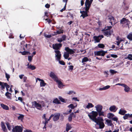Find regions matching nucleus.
<instances>
[{"label": "nucleus", "instance_id": "nucleus-35", "mask_svg": "<svg viewBox=\"0 0 132 132\" xmlns=\"http://www.w3.org/2000/svg\"><path fill=\"white\" fill-rule=\"evenodd\" d=\"M110 87V86L107 85L103 88H100L99 89L100 90H105L109 88Z\"/></svg>", "mask_w": 132, "mask_h": 132}, {"label": "nucleus", "instance_id": "nucleus-32", "mask_svg": "<svg viewBox=\"0 0 132 132\" xmlns=\"http://www.w3.org/2000/svg\"><path fill=\"white\" fill-rule=\"evenodd\" d=\"M114 115L111 113H109L107 115V117L109 119H112L114 116Z\"/></svg>", "mask_w": 132, "mask_h": 132}, {"label": "nucleus", "instance_id": "nucleus-57", "mask_svg": "<svg viewBox=\"0 0 132 132\" xmlns=\"http://www.w3.org/2000/svg\"><path fill=\"white\" fill-rule=\"evenodd\" d=\"M66 6L65 5H64V7L62 9L60 10V11L61 12H63L65 10V9H66Z\"/></svg>", "mask_w": 132, "mask_h": 132}, {"label": "nucleus", "instance_id": "nucleus-27", "mask_svg": "<svg viewBox=\"0 0 132 132\" xmlns=\"http://www.w3.org/2000/svg\"><path fill=\"white\" fill-rule=\"evenodd\" d=\"M53 103L57 104H61L60 101L57 98H56L54 99L53 102Z\"/></svg>", "mask_w": 132, "mask_h": 132}, {"label": "nucleus", "instance_id": "nucleus-7", "mask_svg": "<svg viewBox=\"0 0 132 132\" xmlns=\"http://www.w3.org/2000/svg\"><path fill=\"white\" fill-rule=\"evenodd\" d=\"M113 32V30H108L106 29H104L103 30V33L105 36L108 37L110 36L111 35V33Z\"/></svg>", "mask_w": 132, "mask_h": 132}, {"label": "nucleus", "instance_id": "nucleus-18", "mask_svg": "<svg viewBox=\"0 0 132 132\" xmlns=\"http://www.w3.org/2000/svg\"><path fill=\"white\" fill-rule=\"evenodd\" d=\"M127 112V111L125 110L122 108H121L120 110L118 113L122 115H124Z\"/></svg>", "mask_w": 132, "mask_h": 132}, {"label": "nucleus", "instance_id": "nucleus-19", "mask_svg": "<svg viewBox=\"0 0 132 132\" xmlns=\"http://www.w3.org/2000/svg\"><path fill=\"white\" fill-rule=\"evenodd\" d=\"M118 108H116V106L113 105L111 106L109 108V110L111 111L116 112Z\"/></svg>", "mask_w": 132, "mask_h": 132}, {"label": "nucleus", "instance_id": "nucleus-26", "mask_svg": "<svg viewBox=\"0 0 132 132\" xmlns=\"http://www.w3.org/2000/svg\"><path fill=\"white\" fill-rule=\"evenodd\" d=\"M19 53H21V54L23 55H30L31 54V53L28 52L26 51H24L23 52H20Z\"/></svg>", "mask_w": 132, "mask_h": 132}, {"label": "nucleus", "instance_id": "nucleus-44", "mask_svg": "<svg viewBox=\"0 0 132 132\" xmlns=\"http://www.w3.org/2000/svg\"><path fill=\"white\" fill-rule=\"evenodd\" d=\"M127 58L128 59L130 60H132V54H128Z\"/></svg>", "mask_w": 132, "mask_h": 132}, {"label": "nucleus", "instance_id": "nucleus-58", "mask_svg": "<svg viewBox=\"0 0 132 132\" xmlns=\"http://www.w3.org/2000/svg\"><path fill=\"white\" fill-rule=\"evenodd\" d=\"M73 93L74 94H75L76 93L75 92H73V91H69L68 94L69 95L71 94L72 93Z\"/></svg>", "mask_w": 132, "mask_h": 132}, {"label": "nucleus", "instance_id": "nucleus-36", "mask_svg": "<svg viewBox=\"0 0 132 132\" xmlns=\"http://www.w3.org/2000/svg\"><path fill=\"white\" fill-rule=\"evenodd\" d=\"M124 88L125 91L126 92H128L130 90L129 87L127 85Z\"/></svg>", "mask_w": 132, "mask_h": 132}, {"label": "nucleus", "instance_id": "nucleus-21", "mask_svg": "<svg viewBox=\"0 0 132 132\" xmlns=\"http://www.w3.org/2000/svg\"><path fill=\"white\" fill-rule=\"evenodd\" d=\"M106 122L107 123V125L108 126H114L113 125L112 122V121L111 120L107 119L106 120Z\"/></svg>", "mask_w": 132, "mask_h": 132}, {"label": "nucleus", "instance_id": "nucleus-20", "mask_svg": "<svg viewBox=\"0 0 132 132\" xmlns=\"http://www.w3.org/2000/svg\"><path fill=\"white\" fill-rule=\"evenodd\" d=\"M63 30L61 28L59 30H57L56 32H54V33L55 34L54 35H56L57 34H60L63 33Z\"/></svg>", "mask_w": 132, "mask_h": 132}, {"label": "nucleus", "instance_id": "nucleus-54", "mask_svg": "<svg viewBox=\"0 0 132 132\" xmlns=\"http://www.w3.org/2000/svg\"><path fill=\"white\" fill-rule=\"evenodd\" d=\"M110 56L112 57L115 58H117L118 57L117 55L114 54H111Z\"/></svg>", "mask_w": 132, "mask_h": 132}, {"label": "nucleus", "instance_id": "nucleus-60", "mask_svg": "<svg viewBox=\"0 0 132 132\" xmlns=\"http://www.w3.org/2000/svg\"><path fill=\"white\" fill-rule=\"evenodd\" d=\"M69 69L70 70H71V71H72L73 70V65H71L69 66Z\"/></svg>", "mask_w": 132, "mask_h": 132}, {"label": "nucleus", "instance_id": "nucleus-59", "mask_svg": "<svg viewBox=\"0 0 132 132\" xmlns=\"http://www.w3.org/2000/svg\"><path fill=\"white\" fill-rule=\"evenodd\" d=\"M112 26H107L106 27L107 28L106 29L108 30H111L110 29L112 28Z\"/></svg>", "mask_w": 132, "mask_h": 132}, {"label": "nucleus", "instance_id": "nucleus-38", "mask_svg": "<svg viewBox=\"0 0 132 132\" xmlns=\"http://www.w3.org/2000/svg\"><path fill=\"white\" fill-rule=\"evenodd\" d=\"M127 38L130 40H132V34H129L127 35Z\"/></svg>", "mask_w": 132, "mask_h": 132}, {"label": "nucleus", "instance_id": "nucleus-48", "mask_svg": "<svg viewBox=\"0 0 132 132\" xmlns=\"http://www.w3.org/2000/svg\"><path fill=\"white\" fill-rule=\"evenodd\" d=\"M33 56V55H32V56H28V60L29 61V62H30L32 60V57Z\"/></svg>", "mask_w": 132, "mask_h": 132}, {"label": "nucleus", "instance_id": "nucleus-42", "mask_svg": "<svg viewBox=\"0 0 132 132\" xmlns=\"http://www.w3.org/2000/svg\"><path fill=\"white\" fill-rule=\"evenodd\" d=\"M28 68L31 69L32 70H34L36 69V67L34 65H30L28 67Z\"/></svg>", "mask_w": 132, "mask_h": 132}, {"label": "nucleus", "instance_id": "nucleus-2", "mask_svg": "<svg viewBox=\"0 0 132 132\" xmlns=\"http://www.w3.org/2000/svg\"><path fill=\"white\" fill-rule=\"evenodd\" d=\"M106 53H107V51H104L102 50H101L99 51H95L94 52L95 56H104Z\"/></svg>", "mask_w": 132, "mask_h": 132}, {"label": "nucleus", "instance_id": "nucleus-8", "mask_svg": "<svg viewBox=\"0 0 132 132\" xmlns=\"http://www.w3.org/2000/svg\"><path fill=\"white\" fill-rule=\"evenodd\" d=\"M129 23L130 22L128 19H126L125 18H123L120 21V24H126L127 25H129Z\"/></svg>", "mask_w": 132, "mask_h": 132}, {"label": "nucleus", "instance_id": "nucleus-41", "mask_svg": "<svg viewBox=\"0 0 132 132\" xmlns=\"http://www.w3.org/2000/svg\"><path fill=\"white\" fill-rule=\"evenodd\" d=\"M98 46L99 48H103L105 47L104 45L102 44H99L98 45Z\"/></svg>", "mask_w": 132, "mask_h": 132}, {"label": "nucleus", "instance_id": "nucleus-4", "mask_svg": "<svg viewBox=\"0 0 132 132\" xmlns=\"http://www.w3.org/2000/svg\"><path fill=\"white\" fill-rule=\"evenodd\" d=\"M62 45V44L60 43L53 44L52 47L53 49L55 50H60Z\"/></svg>", "mask_w": 132, "mask_h": 132}, {"label": "nucleus", "instance_id": "nucleus-37", "mask_svg": "<svg viewBox=\"0 0 132 132\" xmlns=\"http://www.w3.org/2000/svg\"><path fill=\"white\" fill-rule=\"evenodd\" d=\"M97 112L98 113V115L99 116H104V113L103 111H101Z\"/></svg>", "mask_w": 132, "mask_h": 132}, {"label": "nucleus", "instance_id": "nucleus-31", "mask_svg": "<svg viewBox=\"0 0 132 132\" xmlns=\"http://www.w3.org/2000/svg\"><path fill=\"white\" fill-rule=\"evenodd\" d=\"M19 114L20 116L18 117V120H20L22 121L23 119L24 116L23 114Z\"/></svg>", "mask_w": 132, "mask_h": 132}, {"label": "nucleus", "instance_id": "nucleus-40", "mask_svg": "<svg viewBox=\"0 0 132 132\" xmlns=\"http://www.w3.org/2000/svg\"><path fill=\"white\" fill-rule=\"evenodd\" d=\"M46 84L45 82L43 80H42V81L40 82V85L41 86H45Z\"/></svg>", "mask_w": 132, "mask_h": 132}, {"label": "nucleus", "instance_id": "nucleus-15", "mask_svg": "<svg viewBox=\"0 0 132 132\" xmlns=\"http://www.w3.org/2000/svg\"><path fill=\"white\" fill-rule=\"evenodd\" d=\"M129 118H132V114H130L129 113L126 114L123 116V118L124 120L128 119Z\"/></svg>", "mask_w": 132, "mask_h": 132}, {"label": "nucleus", "instance_id": "nucleus-51", "mask_svg": "<svg viewBox=\"0 0 132 132\" xmlns=\"http://www.w3.org/2000/svg\"><path fill=\"white\" fill-rule=\"evenodd\" d=\"M66 38V36L65 35H63L62 37V39L63 41H64L65 40Z\"/></svg>", "mask_w": 132, "mask_h": 132}, {"label": "nucleus", "instance_id": "nucleus-5", "mask_svg": "<svg viewBox=\"0 0 132 132\" xmlns=\"http://www.w3.org/2000/svg\"><path fill=\"white\" fill-rule=\"evenodd\" d=\"M104 37L103 35H100L98 36H94L93 37V38L94 39L95 41V43H99L100 42V41Z\"/></svg>", "mask_w": 132, "mask_h": 132}, {"label": "nucleus", "instance_id": "nucleus-12", "mask_svg": "<svg viewBox=\"0 0 132 132\" xmlns=\"http://www.w3.org/2000/svg\"><path fill=\"white\" fill-rule=\"evenodd\" d=\"M65 50L69 53V54H73L75 53V52L73 50L70 49L68 47H66L65 48Z\"/></svg>", "mask_w": 132, "mask_h": 132}, {"label": "nucleus", "instance_id": "nucleus-45", "mask_svg": "<svg viewBox=\"0 0 132 132\" xmlns=\"http://www.w3.org/2000/svg\"><path fill=\"white\" fill-rule=\"evenodd\" d=\"M57 60L59 61V62L60 64L63 65H64L65 64V62L62 60Z\"/></svg>", "mask_w": 132, "mask_h": 132}, {"label": "nucleus", "instance_id": "nucleus-11", "mask_svg": "<svg viewBox=\"0 0 132 132\" xmlns=\"http://www.w3.org/2000/svg\"><path fill=\"white\" fill-rule=\"evenodd\" d=\"M53 119L54 121H57L59 119L60 114L59 113H56L53 114Z\"/></svg>", "mask_w": 132, "mask_h": 132}, {"label": "nucleus", "instance_id": "nucleus-50", "mask_svg": "<svg viewBox=\"0 0 132 132\" xmlns=\"http://www.w3.org/2000/svg\"><path fill=\"white\" fill-rule=\"evenodd\" d=\"M69 108H71L72 109H73L75 108V106L73 104H71L68 106Z\"/></svg>", "mask_w": 132, "mask_h": 132}, {"label": "nucleus", "instance_id": "nucleus-24", "mask_svg": "<svg viewBox=\"0 0 132 132\" xmlns=\"http://www.w3.org/2000/svg\"><path fill=\"white\" fill-rule=\"evenodd\" d=\"M1 106L4 110H8L9 109V108L8 106L3 104H1Z\"/></svg>", "mask_w": 132, "mask_h": 132}, {"label": "nucleus", "instance_id": "nucleus-46", "mask_svg": "<svg viewBox=\"0 0 132 132\" xmlns=\"http://www.w3.org/2000/svg\"><path fill=\"white\" fill-rule=\"evenodd\" d=\"M59 98L61 102H63L65 103L66 102V101H65V99L64 98H63L61 97H59Z\"/></svg>", "mask_w": 132, "mask_h": 132}, {"label": "nucleus", "instance_id": "nucleus-33", "mask_svg": "<svg viewBox=\"0 0 132 132\" xmlns=\"http://www.w3.org/2000/svg\"><path fill=\"white\" fill-rule=\"evenodd\" d=\"M94 106V105L92 103H88L86 106V108L88 109H89L90 108H93Z\"/></svg>", "mask_w": 132, "mask_h": 132}, {"label": "nucleus", "instance_id": "nucleus-10", "mask_svg": "<svg viewBox=\"0 0 132 132\" xmlns=\"http://www.w3.org/2000/svg\"><path fill=\"white\" fill-rule=\"evenodd\" d=\"M32 105H34L35 107L37 109L40 110L42 108L41 105L38 103H37L36 101H34L32 102Z\"/></svg>", "mask_w": 132, "mask_h": 132}, {"label": "nucleus", "instance_id": "nucleus-53", "mask_svg": "<svg viewBox=\"0 0 132 132\" xmlns=\"http://www.w3.org/2000/svg\"><path fill=\"white\" fill-rule=\"evenodd\" d=\"M18 100L20 101L22 103L24 104L25 103L23 102V99L22 97H18Z\"/></svg>", "mask_w": 132, "mask_h": 132}, {"label": "nucleus", "instance_id": "nucleus-55", "mask_svg": "<svg viewBox=\"0 0 132 132\" xmlns=\"http://www.w3.org/2000/svg\"><path fill=\"white\" fill-rule=\"evenodd\" d=\"M5 87H6V89H8L10 88V86L7 83H5Z\"/></svg>", "mask_w": 132, "mask_h": 132}, {"label": "nucleus", "instance_id": "nucleus-39", "mask_svg": "<svg viewBox=\"0 0 132 132\" xmlns=\"http://www.w3.org/2000/svg\"><path fill=\"white\" fill-rule=\"evenodd\" d=\"M74 114L73 113H72L70 115L68 118V120L69 121H71L72 120V116Z\"/></svg>", "mask_w": 132, "mask_h": 132}, {"label": "nucleus", "instance_id": "nucleus-9", "mask_svg": "<svg viewBox=\"0 0 132 132\" xmlns=\"http://www.w3.org/2000/svg\"><path fill=\"white\" fill-rule=\"evenodd\" d=\"M54 52L56 53L55 57H56L57 60H60L61 54L59 50H55Z\"/></svg>", "mask_w": 132, "mask_h": 132}, {"label": "nucleus", "instance_id": "nucleus-52", "mask_svg": "<svg viewBox=\"0 0 132 132\" xmlns=\"http://www.w3.org/2000/svg\"><path fill=\"white\" fill-rule=\"evenodd\" d=\"M44 36L45 37L47 38H50L51 37H52V36L51 35H47L45 33L44 34Z\"/></svg>", "mask_w": 132, "mask_h": 132}, {"label": "nucleus", "instance_id": "nucleus-64", "mask_svg": "<svg viewBox=\"0 0 132 132\" xmlns=\"http://www.w3.org/2000/svg\"><path fill=\"white\" fill-rule=\"evenodd\" d=\"M57 41L59 43H61L63 41L61 38H57Z\"/></svg>", "mask_w": 132, "mask_h": 132}, {"label": "nucleus", "instance_id": "nucleus-22", "mask_svg": "<svg viewBox=\"0 0 132 132\" xmlns=\"http://www.w3.org/2000/svg\"><path fill=\"white\" fill-rule=\"evenodd\" d=\"M108 20H109V22L111 23V25L113 26L114 24L115 23H114L113 24V22L114 21V19L113 16H111L110 18L108 19Z\"/></svg>", "mask_w": 132, "mask_h": 132}, {"label": "nucleus", "instance_id": "nucleus-63", "mask_svg": "<svg viewBox=\"0 0 132 132\" xmlns=\"http://www.w3.org/2000/svg\"><path fill=\"white\" fill-rule=\"evenodd\" d=\"M50 5L48 3L46 4L45 5V7L47 8H49L50 7Z\"/></svg>", "mask_w": 132, "mask_h": 132}, {"label": "nucleus", "instance_id": "nucleus-47", "mask_svg": "<svg viewBox=\"0 0 132 132\" xmlns=\"http://www.w3.org/2000/svg\"><path fill=\"white\" fill-rule=\"evenodd\" d=\"M5 77L7 78V79L8 81L9 80V79L10 78V77L9 75L7 74L6 73H5Z\"/></svg>", "mask_w": 132, "mask_h": 132}, {"label": "nucleus", "instance_id": "nucleus-29", "mask_svg": "<svg viewBox=\"0 0 132 132\" xmlns=\"http://www.w3.org/2000/svg\"><path fill=\"white\" fill-rule=\"evenodd\" d=\"M71 128V125L68 123L66 125V131L68 132L69 130Z\"/></svg>", "mask_w": 132, "mask_h": 132}, {"label": "nucleus", "instance_id": "nucleus-3", "mask_svg": "<svg viewBox=\"0 0 132 132\" xmlns=\"http://www.w3.org/2000/svg\"><path fill=\"white\" fill-rule=\"evenodd\" d=\"M83 9H85V11H82V13L81 16H82L83 18H84L85 17L88 16V13L89 12V8L85 6Z\"/></svg>", "mask_w": 132, "mask_h": 132}, {"label": "nucleus", "instance_id": "nucleus-62", "mask_svg": "<svg viewBox=\"0 0 132 132\" xmlns=\"http://www.w3.org/2000/svg\"><path fill=\"white\" fill-rule=\"evenodd\" d=\"M122 41V39L120 40L119 41H118L116 42V43H117V46H118L119 45L120 43V42H121Z\"/></svg>", "mask_w": 132, "mask_h": 132}, {"label": "nucleus", "instance_id": "nucleus-43", "mask_svg": "<svg viewBox=\"0 0 132 132\" xmlns=\"http://www.w3.org/2000/svg\"><path fill=\"white\" fill-rule=\"evenodd\" d=\"M6 126H7V128L8 129L10 130H11V126L10 125V124L8 122H7L6 123Z\"/></svg>", "mask_w": 132, "mask_h": 132}, {"label": "nucleus", "instance_id": "nucleus-30", "mask_svg": "<svg viewBox=\"0 0 132 132\" xmlns=\"http://www.w3.org/2000/svg\"><path fill=\"white\" fill-rule=\"evenodd\" d=\"M5 95L9 99H11V94L9 93L8 92H7L5 94Z\"/></svg>", "mask_w": 132, "mask_h": 132}, {"label": "nucleus", "instance_id": "nucleus-14", "mask_svg": "<svg viewBox=\"0 0 132 132\" xmlns=\"http://www.w3.org/2000/svg\"><path fill=\"white\" fill-rule=\"evenodd\" d=\"M57 84L58 87L60 88H62L64 85H63L62 82L60 80L57 79L55 81Z\"/></svg>", "mask_w": 132, "mask_h": 132}, {"label": "nucleus", "instance_id": "nucleus-17", "mask_svg": "<svg viewBox=\"0 0 132 132\" xmlns=\"http://www.w3.org/2000/svg\"><path fill=\"white\" fill-rule=\"evenodd\" d=\"M96 108V110L97 112L102 111L103 109V106L102 105H98L96 106L95 107ZM97 112V111H96Z\"/></svg>", "mask_w": 132, "mask_h": 132}, {"label": "nucleus", "instance_id": "nucleus-1", "mask_svg": "<svg viewBox=\"0 0 132 132\" xmlns=\"http://www.w3.org/2000/svg\"><path fill=\"white\" fill-rule=\"evenodd\" d=\"M98 115V113L94 111L88 114V116L89 118L99 125L100 129H102L105 127L103 122L104 120L102 117H98L97 118L96 117Z\"/></svg>", "mask_w": 132, "mask_h": 132}, {"label": "nucleus", "instance_id": "nucleus-56", "mask_svg": "<svg viewBox=\"0 0 132 132\" xmlns=\"http://www.w3.org/2000/svg\"><path fill=\"white\" fill-rule=\"evenodd\" d=\"M72 111V110L71 109H70L69 110H68L66 112H65L64 114H67L71 113Z\"/></svg>", "mask_w": 132, "mask_h": 132}, {"label": "nucleus", "instance_id": "nucleus-49", "mask_svg": "<svg viewBox=\"0 0 132 132\" xmlns=\"http://www.w3.org/2000/svg\"><path fill=\"white\" fill-rule=\"evenodd\" d=\"M110 73L112 74H113L115 73H116L117 72V71H114V70H111V69L110 70Z\"/></svg>", "mask_w": 132, "mask_h": 132}, {"label": "nucleus", "instance_id": "nucleus-13", "mask_svg": "<svg viewBox=\"0 0 132 132\" xmlns=\"http://www.w3.org/2000/svg\"><path fill=\"white\" fill-rule=\"evenodd\" d=\"M50 76L55 81H56L58 78L55 75V73L52 72H51L50 75Z\"/></svg>", "mask_w": 132, "mask_h": 132}, {"label": "nucleus", "instance_id": "nucleus-61", "mask_svg": "<svg viewBox=\"0 0 132 132\" xmlns=\"http://www.w3.org/2000/svg\"><path fill=\"white\" fill-rule=\"evenodd\" d=\"M48 121L47 120V119L45 120L44 121H43V123L45 125H46V124L48 123Z\"/></svg>", "mask_w": 132, "mask_h": 132}, {"label": "nucleus", "instance_id": "nucleus-23", "mask_svg": "<svg viewBox=\"0 0 132 132\" xmlns=\"http://www.w3.org/2000/svg\"><path fill=\"white\" fill-rule=\"evenodd\" d=\"M93 1V0H90V1L89 0L87 3V4L85 5V6L90 8Z\"/></svg>", "mask_w": 132, "mask_h": 132}, {"label": "nucleus", "instance_id": "nucleus-6", "mask_svg": "<svg viewBox=\"0 0 132 132\" xmlns=\"http://www.w3.org/2000/svg\"><path fill=\"white\" fill-rule=\"evenodd\" d=\"M23 129L20 126H15L12 130V132H22Z\"/></svg>", "mask_w": 132, "mask_h": 132}, {"label": "nucleus", "instance_id": "nucleus-16", "mask_svg": "<svg viewBox=\"0 0 132 132\" xmlns=\"http://www.w3.org/2000/svg\"><path fill=\"white\" fill-rule=\"evenodd\" d=\"M1 125L3 131L5 132H7V129L4 123L2 121L1 122Z\"/></svg>", "mask_w": 132, "mask_h": 132}, {"label": "nucleus", "instance_id": "nucleus-28", "mask_svg": "<svg viewBox=\"0 0 132 132\" xmlns=\"http://www.w3.org/2000/svg\"><path fill=\"white\" fill-rule=\"evenodd\" d=\"M88 60V58L87 57H85L82 59V63H83V64H85L84 62H86Z\"/></svg>", "mask_w": 132, "mask_h": 132}, {"label": "nucleus", "instance_id": "nucleus-25", "mask_svg": "<svg viewBox=\"0 0 132 132\" xmlns=\"http://www.w3.org/2000/svg\"><path fill=\"white\" fill-rule=\"evenodd\" d=\"M5 83L2 82L0 81V86H1V89L3 91L4 90L5 88Z\"/></svg>", "mask_w": 132, "mask_h": 132}, {"label": "nucleus", "instance_id": "nucleus-34", "mask_svg": "<svg viewBox=\"0 0 132 132\" xmlns=\"http://www.w3.org/2000/svg\"><path fill=\"white\" fill-rule=\"evenodd\" d=\"M69 56V53L67 52H65L63 55L65 59H68Z\"/></svg>", "mask_w": 132, "mask_h": 132}]
</instances>
